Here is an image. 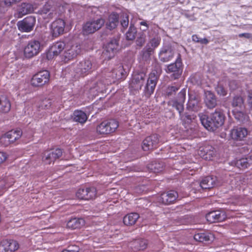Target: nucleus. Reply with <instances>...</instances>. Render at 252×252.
I'll return each instance as SVG.
<instances>
[{
    "label": "nucleus",
    "instance_id": "39",
    "mask_svg": "<svg viewBox=\"0 0 252 252\" xmlns=\"http://www.w3.org/2000/svg\"><path fill=\"white\" fill-rule=\"evenodd\" d=\"M160 40L161 38L159 36H155L149 41L147 46L154 50L160 44Z\"/></svg>",
    "mask_w": 252,
    "mask_h": 252
},
{
    "label": "nucleus",
    "instance_id": "50",
    "mask_svg": "<svg viewBox=\"0 0 252 252\" xmlns=\"http://www.w3.org/2000/svg\"><path fill=\"white\" fill-rule=\"evenodd\" d=\"M7 158L6 153L0 152V164L4 162Z\"/></svg>",
    "mask_w": 252,
    "mask_h": 252
},
{
    "label": "nucleus",
    "instance_id": "2",
    "mask_svg": "<svg viewBox=\"0 0 252 252\" xmlns=\"http://www.w3.org/2000/svg\"><path fill=\"white\" fill-rule=\"evenodd\" d=\"M81 51V46L79 44L69 41L65 43V48L63 54V61L67 62L73 59L78 55Z\"/></svg>",
    "mask_w": 252,
    "mask_h": 252
},
{
    "label": "nucleus",
    "instance_id": "59",
    "mask_svg": "<svg viewBox=\"0 0 252 252\" xmlns=\"http://www.w3.org/2000/svg\"><path fill=\"white\" fill-rule=\"evenodd\" d=\"M62 252H78L77 250H64Z\"/></svg>",
    "mask_w": 252,
    "mask_h": 252
},
{
    "label": "nucleus",
    "instance_id": "24",
    "mask_svg": "<svg viewBox=\"0 0 252 252\" xmlns=\"http://www.w3.org/2000/svg\"><path fill=\"white\" fill-rule=\"evenodd\" d=\"M217 178L215 176H207L202 180L200 186L203 189H209L215 187L217 185Z\"/></svg>",
    "mask_w": 252,
    "mask_h": 252
},
{
    "label": "nucleus",
    "instance_id": "10",
    "mask_svg": "<svg viewBox=\"0 0 252 252\" xmlns=\"http://www.w3.org/2000/svg\"><path fill=\"white\" fill-rule=\"evenodd\" d=\"M182 64V60L180 55H178V58L174 63H171L167 65L166 68V72L167 73H172L171 77L174 79L179 77L182 73V70L180 67Z\"/></svg>",
    "mask_w": 252,
    "mask_h": 252
},
{
    "label": "nucleus",
    "instance_id": "26",
    "mask_svg": "<svg viewBox=\"0 0 252 252\" xmlns=\"http://www.w3.org/2000/svg\"><path fill=\"white\" fill-rule=\"evenodd\" d=\"M92 67L91 61L85 60L81 62L78 65L77 70L81 75H85L91 72Z\"/></svg>",
    "mask_w": 252,
    "mask_h": 252
},
{
    "label": "nucleus",
    "instance_id": "9",
    "mask_svg": "<svg viewBox=\"0 0 252 252\" xmlns=\"http://www.w3.org/2000/svg\"><path fill=\"white\" fill-rule=\"evenodd\" d=\"M22 134V131L19 129L9 131L0 137V142L6 146L19 139Z\"/></svg>",
    "mask_w": 252,
    "mask_h": 252
},
{
    "label": "nucleus",
    "instance_id": "23",
    "mask_svg": "<svg viewBox=\"0 0 252 252\" xmlns=\"http://www.w3.org/2000/svg\"><path fill=\"white\" fill-rule=\"evenodd\" d=\"M157 84V77L155 73H151L145 87L144 92L146 95H150L153 93Z\"/></svg>",
    "mask_w": 252,
    "mask_h": 252
},
{
    "label": "nucleus",
    "instance_id": "52",
    "mask_svg": "<svg viewBox=\"0 0 252 252\" xmlns=\"http://www.w3.org/2000/svg\"><path fill=\"white\" fill-rule=\"evenodd\" d=\"M140 25L143 26V28L142 29V30L144 32L146 31L149 28V25L146 21H142L140 22Z\"/></svg>",
    "mask_w": 252,
    "mask_h": 252
},
{
    "label": "nucleus",
    "instance_id": "28",
    "mask_svg": "<svg viewBox=\"0 0 252 252\" xmlns=\"http://www.w3.org/2000/svg\"><path fill=\"white\" fill-rule=\"evenodd\" d=\"M213 148L211 146L200 147L198 151L199 155L206 160H211L214 155Z\"/></svg>",
    "mask_w": 252,
    "mask_h": 252
},
{
    "label": "nucleus",
    "instance_id": "42",
    "mask_svg": "<svg viewBox=\"0 0 252 252\" xmlns=\"http://www.w3.org/2000/svg\"><path fill=\"white\" fill-rule=\"evenodd\" d=\"M235 118L240 121L245 120L247 115L241 111L234 110L233 111Z\"/></svg>",
    "mask_w": 252,
    "mask_h": 252
},
{
    "label": "nucleus",
    "instance_id": "11",
    "mask_svg": "<svg viewBox=\"0 0 252 252\" xmlns=\"http://www.w3.org/2000/svg\"><path fill=\"white\" fill-rule=\"evenodd\" d=\"M118 48L117 41L116 39L111 41L105 45L102 54V57L107 60L111 59L115 55Z\"/></svg>",
    "mask_w": 252,
    "mask_h": 252
},
{
    "label": "nucleus",
    "instance_id": "8",
    "mask_svg": "<svg viewBox=\"0 0 252 252\" xmlns=\"http://www.w3.org/2000/svg\"><path fill=\"white\" fill-rule=\"evenodd\" d=\"M36 18L34 16H27L23 20L17 22L18 29L23 32H32L35 25Z\"/></svg>",
    "mask_w": 252,
    "mask_h": 252
},
{
    "label": "nucleus",
    "instance_id": "4",
    "mask_svg": "<svg viewBox=\"0 0 252 252\" xmlns=\"http://www.w3.org/2000/svg\"><path fill=\"white\" fill-rule=\"evenodd\" d=\"M65 48V43L59 41L54 43L49 48L46 53V58L48 60H51L55 58L60 56L63 61V54Z\"/></svg>",
    "mask_w": 252,
    "mask_h": 252
},
{
    "label": "nucleus",
    "instance_id": "56",
    "mask_svg": "<svg viewBox=\"0 0 252 252\" xmlns=\"http://www.w3.org/2000/svg\"><path fill=\"white\" fill-rule=\"evenodd\" d=\"M248 102L251 106H252V93H249L248 96Z\"/></svg>",
    "mask_w": 252,
    "mask_h": 252
},
{
    "label": "nucleus",
    "instance_id": "15",
    "mask_svg": "<svg viewBox=\"0 0 252 252\" xmlns=\"http://www.w3.org/2000/svg\"><path fill=\"white\" fill-rule=\"evenodd\" d=\"M96 194V189L94 188L80 189L76 192V196L80 199L89 200L94 199Z\"/></svg>",
    "mask_w": 252,
    "mask_h": 252
},
{
    "label": "nucleus",
    "instance_id": "60",
    "mask_svg": "<svg viewBox=\"0 0 252 252\" xmlns=\"http://www.w3.org/2000/svg\"><path fill=\"white\" fill-rule=\"evenodd\" d=\"M186 119H187L188 120H191V118H190V116L184 114V120H182V121H186Z\"/></svg>",
    "mask_w": 252,
    "mask_h": 252
},
{
    "label": "nucleus",
    "instance_id": "19",
    "mask_svg": "<svg viewBox=\"0 0 252 252\" xmlns=\"http://www.w3.org/2000/svg\"><path fill=\"white\" fill-rule=\"evenodd\" d=\"M230 134L232 139L241 141L247 137L248 131L245 127H236L231 130Z\"/></svg>",
    "mask_w": 252,
    "mask_h": 252
},
{
    "label": "nucleus",
    "instance_id": "36",
    "mask_svg": "<svg viewBox=\"0 0 252 252\" xmlns=\"http://www.w3.org/2000/svg\"><path fill=\"white\" fill-rule=\"evenodd\" d=\"M187 108L194 111H198L200 106L198 99L195 97H191L189 96L187 103Z\"/></svg>",
    "mask_w": 252,
    "mask_h": 252
},
{
    "label": "nucleus",
    "instance_id": "21",
    "mask_svg": "<svg viewBox=\"0 0 252 252\" xmlns=\"http://www.w3.org/2000/svg\"><path fill=\"white\" fill-rule=\"evenodd\" d=\"M62 151L60 149H56L54 150L46 153L43 157V160L46 164H51L55 160L62 156Z\"/></svg>",
    "mask_w": 252,
    "mask_h": 252
},
{
    "label": "nucleus",
    "instance_id": "37",
    "mask_svg": "<svg viewBox=\"0 0 252 252\" xmlns=\"http://www.w3.org/2000/svg\"><path fill=\"white\" fill-rule=\"evenodd\" d=\"M33 11V7L32 4L29 3L23 2L20 5L19 13L22 16H24L32 12Z\"/></svg>",
    "mask_w": 252,
    "mask_h": 252
},
{
    "label": "nucleus",
    "instance_id": "1",
    "mask_svg": "<svg viewBox=\"0 0 252 252\" xmlns=\"http://www.w3.org/2000/svg\"><path fill=\"white\" fill-rule=\"evenodd\" d=\"M198 116L204 127L208 130L212 131L222 126L225 119L224 115L220 109H216L212 113L210 118L203 113H200Z\"/></svg>",
    "mask_w": 252,
    "mask_h": 252
},
{
    "label": "nucleus",
    "instance_id": "51",
    "mask_svg": "<svg viewBox=\"0 0 252 252\" xmlns=\"http://www.w3.org/2000/svg\"><path fill=\"white\" fill-rule=\"evenodd\" d=\"M229 86L230 89L235 90L237 88L238 84L236 81L232 80L229 82Z\"/></svg>",
    "mask_w": 252,
    "mask_h": 252
},
{
    "label": "nucleus",
    "instance_id": "27",
    "mask_svg": "<svg viewBox=\"0 0 252 252\" xmlns=\"http://www.w3.org/2000/svg\"><path fill=\"white\" fill-rule=\"evenodd\" d=\"M235 166L241 169H245L252 164V155H247L246 157L237 160Z\"/></svg>",
    "mask_w": 252,
    "mask_h": 252
},
{
    "label": "nucleus",
    "instance_id": "35",
    "mask_svg": "<svg viewBox=\"0 0 252 252\" xmlns=\"http://www.w3.org/2000/svg\"><path fill=\"white\" fill-rule=\"evenodd\" d=\"M11 104L9 100L5 96H0V111L7 113L9 111Z\"/></svg>",
    "mask_w": 252,
    "mask_h": 252
},
{
    "label": "nucleus",
    "instance_id": "14",
    "mask_svg": "<svg viewBox=\"0 0 252 252\" xmlns=\"http://www.w3.org/2000/svg\"><path fill=\"white\" fill-rule=\"evenodd\" d=\"M146 77V75L143 72L134 74L129 84V87L135 90H140L144 83Z\"/></svg>",
    "mask_w": 252,
    "mask_h": 252
},
{
    "label": "nucleus",
    "instance_id": "22",
    "mask_svg": "<svg viewBox=\"0 0 252 252\" xmlns=\"http://www.w3.org/2000/svg\"><path fill=\"white\" fill-rule=\"evenodd\" d=\"M206 218L208 221L213 223L223 221L226 218V216L223 212L215 211L208 213Z\"/></svg>",
    "mask_w": 252,
    "mask_h": 252
},
{
    "label": "nucleus",
    "instance_id": "46",
    "mask_svg": "<svg viewBox=\"0 0 252 252\" xmlns=\"http://www.w3.org/2000/svg\"><path fill=\"white\" fill-rule=\"evenodd\" d=\"M243 103V100L240 96H235L234 97L232 104L234 107H241Z\"/></svg>",
    "mask_w": 252,
    "mask_h": 252
},
{
    "label": "nucleus",
    "instance_id": "5",
    "mask_svg": "<svg viewBox=\"0 0 252 252\" xmlns=\"http://www.w3.org/2000/svg\"><path fill=\"white\" fill-rule=\"evenodd\" d=\"M118 126V122L115 120L103 121L97 126L96 132L99 134H108L114 132Z\"/></svg>",
    "mask_w": 252,
    "mask_h": 252
},
{
    "label": "nucleus",
    "instance_id": "43",
    "mask_svg": "<svg viewBox=\"0 0 252 252\" xmlns=\"http://www.w3.org/2000/svg\"><path fill=\"white\" fill-rule=\"evenodd\" d=\"M154 50L147 46L146 49L143 50V58L147 61L150 59L151 55L154 53Z\"/></svg>",
    "mask_w": 252,
    "mask_h": 252
},
{
    "label": "nucleus",
    "instance_id": "40",
    "mask_svg": "<svg viewBox=\"0 0 252 252\" xmlns=\"http://www.w3.org/2000/svg\"><path fill=\"white\" fill-rule=\"evenodd\" d=\"M136 33V28L131 24L128 31L126 34V39L130 40L134 39L135 37Z\"/></svg>",
    "mask_w": 252,
    "mask_h": 252
},
{
    "label": "nucleus",
    "instance_id": "33",
    "mask_svg": "<svg viewBox=\"0 0 252 252\" xmlns=\"http://www.w3.org/2000/svg\"><path fill=\"white\" fill-rule=\"evenodd\" d=\"M73 120L80 124L85 123L88 119L86 114L81 110H76L73 114Z\"/></svg>",
    "mask_w": 252,
    "mask_h": 252
},
{
    "label": "nucleus",
    "instance_id": "58",
    "mask_svg": "<svg viewBox=\"0 0 252 252\" xmlns=\"http://www.w3.org/2000/svg\"><path fill=\"white\" fill-rule=\"evenodd\" d=\"M199 42L201 43L207 44L208 42V41L206 38H202L200 39Z\"/></svg>",
    "mask_w": 252,
    "mask_h": 252
},
{
    "label": "nucleus",
    "instance_id": "25",
    "mask_svg": "<svg viewBox=\"0 0 252 252\" xmlns=\"http://www.w3.org/2000/svg\"><path fill=\"white\" fill-rule=\"evenodd\" d=\"M204 102L209 108H213L217 105V99L215 95L211 91H207L204 92Z\"/></svg>",
    "mask_w": 252,
    "mask_h": 252
},
{
    "label": "nucleus",
    "instance_id": "17",
    "mask_svg": "<svg viewBox=\"0 0 252 252\" xmlns=\"http://www.w3.org/2000/svg\"><path fill=\"white\" fill-rule=\"evenodd\" d=\"M18 248V243L13 240H4L0 242V252H13Z\"/></svg>",
    "mask_w": 252,
    "mask_h": 252
},
{
    "label": "nucleus",
    "instance_id": "48",
    "mask_svg": "<svg viewBox=\"0 0 252 252\" xmlns=\"http://www.w3.org/2000/svg\"><path fill=\"white\" fill-rule=\"evenodd\" d=\"M186 91L185 89H182L178 95V100L177 101L185 102L186 99Z\"/></svg>",
    "mask_w": 252,
    "mask_h": 252
},
{
    "label": "nucleus",
    "instance_id": "44",
    "mask_svg": "<svg viewBox=\"0 0 252 252\" xmlns=\"http://www.w3.org/2000/svg\"><path fill=\"white\" fill-rule=\"evenodd\" d=\"M121 25L124 28H127L129 24L128 16L126 13H123L121 16Z\"/></svg>",
    "mask_w": 252,
    "mask_h": 252
},
{
    "label": "nucleus",
    "instance_id": "18",
    "mask_svg": "<svg viewBox=\"0 0 252 252\" xmlns=\"http://www.w3.org/2000/svg\"><path fill=\"white\" fill-rule=\"evenodd\" d=\"M177 192L174 190L162 193L158 198V201L162 204L168 205L174 202L178 198Z\"/></svg>",
    "mask_w": 252,
    "mask_h": 252
},
{
    "label": "nucleus",
    "instance_id": "55",
    "mask_svg": "<svg viewBox=\"0 0 252 252\" xmlns=\"http://www.w3.org/2000/svg\"><path fill=\"white\" fill-rule=\"evenodd\" d=\"M9 185H6L5 180L0 181V187H1L2 189L4 188H6Z\"/></svg>",
    "mask_w": 252,
    "mask_h": 252
},
{
    "label": "nucleus",
    "instance_id": "7",
    "mask_svg": "<svg viewBox=\"0 0 252 252\" xmlns=\"http://www.w3.org/2000/svg\"><path fill=\"white\" fill-rule=\"evenodd\" d=\"M50 73L47 70H43L35 74L31 79V85L33 87H42L48 84Z\"/></svg>",
    "mask_w": 252,
    "mask_h": 252
},
{
    "label": "nucleus",
    "instance_id": "41",
    "mask_svg": "<svg viewBox=\"0 0 252 252\" xmlns=\"http://www.w3.org/2000/svg\"><path fill=\"white\" fill-rule=\"evenodd\" d=\"M216 91L217 94L220 96H225L227 94V90L224 88L221 82H219L216 87Z\"/></svg>",
    "mask_w": 252,
    "mask_h": 252
},
{
    "label": "nucleus",
    "instance_id": "47",
    "mask_svg": "<svg viewBox=\"0 0 252 252\" xmlns=\"http://www.w3.org/2000/svg\"><path fill=\"white\" fill-rule=\"evenodd\" d=\"M93 85H95L94 87H91L90 88V93L93 94V95H96L98 92L101 91L100 89V86L102 85L100 83H94Z\"/></svg>",
    "mask_w": 252,
    "mask_h": 252
},
{
    "label": "nucleus",
    "instance_id": "29",
    "mask_svg": "<svg viewBox=\"0 0 252 252\" xmlns=\"http://www.w3.org/2000/svg\"><path fill=\"white\" fill-rule=\"evenodd\" d=\"M194 239L200 242H209L214 239V235L209 232H200L194 234Z\"/></svg>",
    "mask_w": 252,
    "mask_h": 252
},
{
    "label": "nucleus",
    "instance_id": "12",
    "mask_svg": "<svg viewBox=\"0 0 252 252\" xmlns=\"http://www.w3.org/2000/svg\"><path fill=\"white\" fill-rule=\"evenodd\" d=\"M65 22L62 19H57L54 21L50 25L51 33L55 37L63 34Z\"/></svg>",
    "mask_w": 252,
    "mask_h": 252
},
{
    "label": "nucleus",
    "instance_id": "32",
    "mask_svg": "<svg viewBox=\"0 0 252 252\" xmlns=\"http://www.w3.org/2000/svg\"><path fill=\"white\" fill-rule=\"evenodd\" d=\"M119 23V15L117 13L113 12L108 17L106 23L107 28L109 30L115 29Z\"/></svg>",
    "mask_w": 252,
    "mask_h": 252
},
{
    "label": "nucleus",
    "instance_id": "38",
    "mask_svg": "<svg viewBox=\"0 0 252 252\" xmlns=\"http://www.w3.org/2000/svg\"><path fill=\"white\" fill-rule=\"evenodd\" d=\"M184 102L175 100L172 104V106L179 112L181 120H184V114L182 113L184 110Z\"/></svg>",
    "mask_w": 252,
    "mask_h": 252
},
{
    "label": "nucleus",
    "instance_id": "45",
    "mask_svg": "<svg viewBox=\"0 0 252 252\" xmlns=\"http://www.w3.org/2000/svg\"><path fill=\"white\" fill-rule=\"evenodd\" d=\"M134 243L136 244H139L138 246H136V249L138 250H143L147 247V243L145 240H140L135 241Z\"/></svg>",
    "mask_w": 252,
    "mask_h": 252
},
{
    "label": "nucleus",
    "instance_id": "61",
    "mask_svg": "<svg viewBox=\"0 0 252 252\" xmlns=\"http://www.w3.org/2000/svg\"><path fill=\"white\" fill-rule=\"evenodd\" d=\"M161 171V170H160V169H158L157 170V172H159V171Z\"/></svg>",
    "mask_w": 252,
    "mask_h": 252
},
{
    "label": "nucleus",
    "instance_id": "16",
    "mask_svg": "<svg viewBox=\"0 0 252 252\" xmlns=\"http://www.w3.org/2000/svg\"><path fill=\"white\" fill-rule=\"evenodd\" d=\"M159 142L157 134H153L147 137L142 142V148L145 151H148L156 148Z\"/></svg>",
    "mask_w": 252,
    "mask_h": 252
},
{
    "label": "nucleus",
    "instance_id": "54",
    "mask_svg": "<svg viewBox=\"0 0 252 252\" xmlns=\"http://www.w3.org/2000/svg\"><path fill=\"white\" fill-rule=\"evenodd\" d=\"M178 87L176 86H171L168 88V89L169 90L168 92V94H171L172 93V92H176L177 91L179 90Z\"/></svg>",
    "mask_w": 252,
    "mask_h": 252
},
{
    "label": "nucleus",
    "instance_id": "30",
    "mask_svg": "<svg viewBox=\"0 0 252 252\" xmlns=\"http://www.w3.org/2000/svg\"><path fill=\"white\" fill-rule=\"evenodd\" d=\"M126 71L121 65L117 66L111 72V77L113 79L112 82H114L117 80L123 78L126 76Z\"/></svg>",
    "mask_w": 252,
    "mask_h": 252
},
{
    "label": "nucleus",
    "instance_id": "34",
    "mask_svg": "<svg viewBox=\"0 0 252 252\" xmlns=\"http://www.w3.org/2000/svg\"><path fill=\"white\" fill-rule=\"evenodd\" d=\"M85 224L84 220L82 219L73 218L67 223V227L71 229L79 228Z\"/></svg>",
    "mask_w": 252,
    "mask_h": 252
},
{
    "label": "nucleus",
    "instance_id": "31",
    "mask_svg": "<svg viewBox=\"0 0 252 252\" xmlns=\"http://www.w3.org/2000/svg\"><path fill=\"white\" fill-rule=\"evenodd\" d=\"M139 218V215L136 213H131L126 215L123 218L124 224L127 226L134 225Z\"/></svg>",
    "mask_w": 252,
    "mask_h": 252
},
{
    "label": "nucleus",
    "instance_id": "13",
    "mask_svg": "<svg viewBox=\"0 0 252 252\" xmlns=\"http://www.w3.org/2000/svg\"><path fill=\"white\" fill-rule=\"evenodd\" d=\"M174 54V50L171 46L164 45L160 49L158 57L160 61L168 62L173 59Z\"/></svg>",
    "mask_w": 252,
    "mask_h": 252
},
{
    "label": "nucleus",
    "instance_id": "57",
    "mask_svg": "<svg viewBox=\"0 0 252 252\" xmlns=\"http://www.w3.org/2000/svg\"><path fill=\"white\" fill-rule=\"evenodd\" d=\"M192 40L195 42H199L200 39L196 35H193L192 36Z\"/></svg>",
    "mask_w": 252,
    "mask_h": 252
},
{
    "label": "nucleus",
    "instance_id": "6",
    "mask_svg": "<svg viewBox=\"0 0 252 252\" xmlns=\"http://www.w3.org/2000/svg\"><path fill=\"white\" fill-rule=\"evenodd\" d=\"M104 20L102 18L94 19L86 23L83 27V34H89L94 33L100 29L104 24Z\"/></svg>",
    "mask_w": 252,
    "mask_h": 252
},
{
    "label": "nucleus",
    "instance_id": "20",
    "mask_svg": "<svg viewBox=\"0 0 252 252\" xmlns=\"http://www.w3.org/2000/svg\"><path fill=\"white\" fill-rule=\"evenodd\" d=\"M44 19L51 20L57 15L55 8L48 3H46L42 8L39 11Z\"/></svg>",
    "mask_w": 252,
    "mask_h": 252
},
{
    "label": "nucleus",
    "instance_id": "3",
    "mask_svg": "<svg viewBox=\"0 0 252 252\" xmlns=\"http://www.w3.org/2000/svg\"><path fill=\"white\" fill-rule=\"evenodd\" d=\"M41 50V44L39 41L31 40L24 48V56L27 59H31L37 56Z\"/></svg>",
    "mask_w": 252,
    "mask_h": 252
},
{
    "label": "nucleus",
    "instance_id": "49",
    "mask_svg": "<svg viewBox=\"0 0 252 252\" xmlns=\"http://www.w3.org/2000/svg\"><path fill=\"white\" fill-rule=\"evenodd\" d=\"M22 0H4V3L6 6H11L21 1Z\"/></svg>",
    "mask_w": 252,
    "mask_h": 252
},
{
    "label": "nucleus",
    "instance_id": "53",
    "mask_svg": "<svg viewBox=\"0 0 252 252\" xmlns=\"http://www.w3.org/2000/svg\"><path fill=\"white\" fill-rule=\"evenodd\" d=\"M239 37H245L246 38H251L252 37V35L250 33H242L238 35Z\"/></svg>",
    "mask_w": 252,
    "mask_h": 252
}]
</instances>
